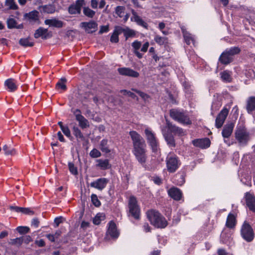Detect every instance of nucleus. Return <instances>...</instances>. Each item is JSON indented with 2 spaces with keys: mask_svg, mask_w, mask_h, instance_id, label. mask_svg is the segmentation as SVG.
Segmentation results:
<instances>
[{
  "mask_svg": "<svg viewBox=\"0 0 255 255\" xmlns=\"http://www.w3.org/2000/svg\"><path fill=\"white\" fill-rule=\"evenodd\" d=\"M110 41L112 43H118L119 41V35L113 32L111 36Z\"/></svg>",
  "mask_w": 255,
  "mask_h": 255,
  "instance_id": "052dcab7",
  "label": "nucleus"
},
{
  "mask_svg": "<svg viewBox=\"0 0 255 255\" xmlns=\"http://www.w3.org/2000/svg\"><path fill=\"white\" fill-rule=\"evenodd\" d=\"M233 61L232 58L230 56L226 50L222 53L219 58V61L224 65H227L231 63Z\"/></svg>",
  "mask_w": 255,
  "mask_h": 255,
  "instance_id": "393cba45",
  "label": "nucleus"
},
{
  "mask_svg": "<svg viewBox=\"0 0 255 255\" xmlns=\"http://www.w3.org/2000/svg\"><path fill=\"white\" fill-rule=\"evenodd\" d=\"M168 195L175 200H180L182 198L181 191L176 187H172L168 190Z\"/></svg>",
  "mask_w": 255,
  "mask_h": 255,
  "instance_id": "412c9836",
  "label": "nucleus"
},
{
  "mask_svg": "<svg viewBox=\"0 0 255 255\" xmlns=\"http://www.w3.org/2000/svg\"><path fill=\"white\" fill-rule=\"evenodd\" d=\"M104 216L101 214H98L93 219V223L95 225H98L101 223L102 220H104Z\"/></svg>",
  "mask_w": 255,
  "mask_h": 255,
  "instance_id": "49530a36",
  "label": "nucleus"
},
{
  "mask_svg": "<svg viewBox=\"0 0 255 255\" xmlns=\"http://www.w3.org/2000/svg\"><path fill=\"white\" fill-rule=\"evenodd\" d=\"M182 32L183 34L184 40L187 44L189 45L191 43L193 45L195 44V40L194 37L188 32H187L184 28H181Z\"/></svg>",
  "mask_w": 255,
  "mask_h": 255,
  "instance_id": "c85d7f7f",
  "label": "nucleus"
},
{
  "mask_svg": "<svg viewBox=\"0 0 255 255\" xmlns=\"http://www.w3.org/2000/svg\"><path fill=\"white\" fill-rule=\"evenodd\" d=\"M166 126L162 128H165L166 131H168L169 133H173L175 135L178 136H183L185 134V132L183 129L179 128L175 125H173L168 120H166Z\"/></svg>",
  "mask_w": 255,
  "mask_h": 255,
  "instance_id": "9d476101",
  "label": "nucleus"
},
{
  "mask_svg": "<svg viewBox=\"0 0 255 255\" xmlns=\"http://www.w3.org/2000/svg\"><path fill=\"white\" fill-rule=\"evenodd\" d=\"M19 43L20 45L24 47H32L34 45V43L30 41L29 38H21L19 41Z\"/></svg>",
  "mask_w": 255,
  "mask_h": 255,
  "instance_id": "4c0bfd02",
  "label": "nucleus"
},
{
  "mask_svg": "<svg viewBox=\"0 0 255 255\" xmlns=\"http://www.w3.org/2000/svg\"><path fill=\"white\" fill-rule=\"evenodd\" d=\"M245 198L246 204L249 209L255 212V196L249 192H247L245 194Z\"/></svg>",
  "mask_w": 255,
  "mask_h": 255,
  "instance_id": "a211bd4d",
  "label": "nucleus"
},
{
  "mask_svg": "<svg viewBox=\"0 0 255 255\" xmlns=\"http://www.w3.org/2000/svg\"><path fill=\"white\" fill-rule=\"evenodd\" d=\"M91 200L93 204L96 207H99L101 205V202L98 199L97 196L95 194L91 195Z\"/></svg>",
  "mask_w": 255,
  "mask_h": 255,
  "instance_id": "6e6d98bb",
  "label": "nucleus"
},
{
  "mask_svg": "<svg viewBox=\"0 0 255 255\" xmlns=\"http://www.w3.org/2000/svg\"><path fill=\"white\" fill-rule=\"evenodd\" d=\"M38 12L36 10H33L29 13H26L24 15L25 19L30 22H35L38 20Z\"/></svg>",
  "mask_w": 255,
  "mask_h": 255,
  "instance_id": "cd10ccee",
  "label": "nucleus"
},
{
  "mask_svg": "<svg viewBox=\"0 0 255 255\" xmlns=\"http://www.w3.org/2000/svg\"><path fill=\"white\" fill-rule=\"evenodd\" d=\"M235 138L240 146H246L251 139L250 132L243 125H238L235 132Z\"/></svg>",
  "mask_w": 255,
  "mask_h": 255,
  "instance_id": "f03ea898",
  "label": "nucleus"
},
{
  "mask_svg": "<svg viewBox=\"0 0 255 255\" xmlns=\"http://www.w3.org/2000/svg\"><path fill=\"white\" fill-rule=\"evenodd\" d=\"M61 130L63 132V133L68 137L71 138L72 137L71 135V132L67 126H65V127H61Z\"/></svg>",
  "mask_w": 255,
  "mask_h": 255,
  "instance_id": "4d7b16f0",
  "label": "nucleus"
},
{
  "mask_svg": "<svg viewBox=\"0 0 255 255\" xmlns=\"http://www.w3.org/2000/svg\"><path fill=\"white\" fill-rule=\"evenodd\" d=\"M107 235L115 238H117L119 235V233L117 229L116 225L113 221H110L109 223Z\"/></svg>",
  "mask_w": 255,
  "mask_h": 255,
  "instance_id": "4be33fe9",
  "label": "nucleus"
},
{
  "mask_svg": "<svg viewBox=\"0 0 255 255\" xmlns=\"http://www.w3.org/2000/svg\"><path fill=\"white\" fill-rule=\"evenodd\" d=\"M5 5L9 9L16 10L18 8L14 0H5Z\"/></svg>",
  "mask_w": 255,
  "mask_h": 255,
  "instance_id": "58836bf2",
  "label": "nucleus"
},
{
  "mask_svg": "<svg viewBox=\"0 0 255 255\" xmlns=\"http://www.w3.org/2000/svg\"><path fill=\"white\" fill-rule=\"evenodd\" d=\"M129 134L132 141V153L138 162L142 166L145 167L148 157L145 142L142 137L135 131H130Z\"/></svg>",
  "mask_w": 255,
  "mask_h": 255,
  "instance_id": "f257e3e1",
  "label": "nucleus"
},
{
  "mask_svg": "<svg viewBox=\"0 0 255 255\" xmlns=\"http://www.w3.org/2000/svg\"><path fill=\"white\" fill-rule=\"evenodd\" d=\"M42 10L47 13H53L55 11V6L53 4H46L42 6Z\"/></svg>",
  "mask_w": 255,
  "mask_h": 255,
  "instance_id": "e433bc0d",
  "label": "nucleus"
},
{
  "mask_svg": "<svg viewBox=\"0 0 255 255\" xmlns=\"http://www.w3.org/2000/svg\"><path fill=\"white\" fill-rule=\"evenodd\" d=\"M229 110L227 108L223 109L218 114L215 121V126L217 128H221L228 115Z\"/></svg>",
  "mask_w": 255,
  "mask_h": 255,
  "instance_id": "f8f14e48",
  "label": "nucleus"
},
{
  "mask_svg": "<svg viewBox=\"0 0 255 255\" xmlns=\"http://www.w3.org/2000/svg\"><path fill=\"white\" fill-rule=\"evenodd\" d=\"M246 109L249 114H251L255 111V97H250L247 102Z\"/></svg>",
  "mask_w": 255,
  "mask_h": 255,
  "instance_id": "c756f323",
  "label": "nucleus"
},
{
  "mask_svg": "<svg viewBox=\"0 0 255 255\" xmlns=\"http://www.w3.org/2000/svg\"><path fill=\"white\" fill-rule=\"evenodd\" d=\"M9 244L12 245L16 246L18 247L20 246L22 244L21 237L11 239L10 240Z\"/></svg>",
  "mask_w": 255,
  "mask_h": 255,
  "instance_id": "de8ad7c7",
  "label": "nucleus"
},
{
  "mask_svg": "<svg viewBox=\"0 0 255 255\" xmlns=\"http://www.w3.org/2000/svg\"><path fill=\"white\" fill-rule=\"evenodd\" d=\"M234 127V124L233 123H228L224 126L222 131V135L224 138V142L228 146H230L232 144V143H231L228 138H229L231 135Z\"/></svg>",
  "mask_w": 255,
  "mask_h": 255,
  "instance_id": "1a4fd4ad",
  "label": "nucleus"
},
{
  "mask_svg": "<svg viewBox=\"0 0 255 255\" xmlns=\"http://www.w3.org/2000/svg\"><path fill=\"white\" fill-rule=\"evenodd\" d=\"M236 224V217L234 214L230 213L227 218L226 226L229 228H233Z\"/></svg>",
  "mask_w": 255,
  "mask_h": 255,
  "instance_id": "473e14b6",
  "label": "nucleus"
},
{
  "mask_svg": "<svg viewBox=\"0 0 255 255\" xmlns=\"http://www.w3.org/2000/svg\"><path fill=\"white\" fill-rule=\"evenodd\" d=\"M108 182L109 180L107 178H100L91 182L90 183V186L102 191L106 187Z\"/></svg>",
  "mask_w": 255,
  "mask_h": 255,
  "instance_id": "4468645a",
  "label": "nucleus"
},
{
  "mask_svg": "<svg viewBox=\"0 0 255 255\" xmlns=\"http://www.w3.org/2000/svg\"><path fill=\"white\" fill-rule=\"evenodd\" d=\"M62 221L63 218L62 217H56L54 221L55 227H58L59 224L62 222Z\"/></svg>",
  "mask_w": 255,
  "mask_h": 255,
  "instance_id": "338daca9",
  "label": "nucleus"
},
{
  "mask_svg": "<svg viewBox=\"0 0 255 255\" xmlns=\"http://www.w3.org/2000/svg\"><path fill=\"white\" fill-rule=\"evenodd\" d=\"M161 130L168 145L170 146H175V143L173 136L171 133H169L168 131H166L165 128H162Z\"/></svg>",
  "mask_w": 255,
  "mask_h": 255,
  "instance_id": "5701e85b",
  "label": "nucleus"
},
{
  "mask_svg": "<svg viewBox=\"0 0 255 255\" xmlns=\"http://www.w3.org/2000/svg\"><path fill=\"white\" fill-rule=\"evenodd\" d=\"M193 144L201 148H207L210 145L211 142L208 138L196 139L192 141Z\"/></svg>",
  "mask_w": 255,
  "mask_h": 255,
  "instance_id": "f3484780",
  "label": "nucleus"
},
{
  "mask_svg": "<svg viewBox=\"0 0 255 255\" xmlns=\"http://www.w3.org/2000/svg\"><path fill=\"white\" fill-rule=\"evenodd\" d=\"M121 92L123 93L124 95H127L132 99H135L136 97V96L133 93L130 91H127L126 90H123L121 91Z\"/></svg>",
  "mask_w": 255,
  "mask_h": 255,
  "instance_id": "13d9d810",
  "label": "nucleus"
},
{
  "mask_svg": "<svg viewBox=\"0 0 255 255\" xmlns=\"http://www.w3.org/2000/svg\"><path fill=\"white\" fill-rule=\"evenodd\" d=\"M147 217L151 224L158 228H164L167 225L165 218L158 211L151 210L146 213Z\"/></svg>",
  "mask_w": 255,
  "mask_h": 255,
  "instance_id": "7ed1b4c3",
  "label": "nucleus"
},
{
  "mask_svg": "<svg viewBox=\"0 0 255 255\" xmlns=\"http://www.w3.org/2000/svg\"><path fill=\"white\" fill-rule=\"evenodd\" d=\"M115 11L118 16L122 17L125 14V7L123 6H118L115 8Z\"/></svg>",
  "mask_w": 255,
  "mask_h": 255,
  "instance_id": "37998d69",
  "label": "nucleus"
},
{
  "mask_svg": "<svg viewBox=\"0 0 255 255\" xmlns=\"http://www.w3.org/2000/svg\"><path fill=\"white\" fill-rule=\"evenodd\" d=\"M4 86L6 89L11 92L15 91L17 88L15 80L11 78L7 79L4 82Z\"/></svg>",
  "mask_w": 255,
  "mask_h": 255,
  "instance_id": "a878e982",
  "label": "nucleus"
},
{
  "mask_svg": "<svg viewBox=\"0 0 255 255\" xmlns=\"http://www.w3.org/2000/svg\"><path fill=\"white\" fill-rule=\"evenodd\" d=\"M83 13L88 17L93 18L95 14V11L88 7H85L83 8Z\"/></svg>",
  "mask_w": 255,
  "mask_h": 255,
  "instance_id": "c03bdc74",
  "label": "nucleus"
},
{
  "mask_svg": "<svg viewBox=\"0 0 255 255\" xmlns=\"http://www.w3.org/2000/svg\"><path fill=\"white\" fill-rule=\"evenodd\" d=\"M226 51L229 54L230 56L234 60V56L240 53L241 52L240 48L238 46L232 47L229 48H227Z\"/></svg>",
  "mask_w": 255,
  "mask_h": 255,
  "instance_id": "72a5a7b5",
  "label": "nucleus"
},
{
  "mask_svg": "<svg viewBox=\"0 0 255 255\" xmlns=\"http://www.w3.org/2000/svg\"><path fill=\"white\" fill-rule=\"evenodd\" d=\"M73 114L75 116L76 120L79 123V126L83 129L89 127V123L88 121L81 115V111L79 109H76L73 111Z\"/></svg>",
  "mask_w": 255,
  "mask_h": 255,
  "instance_id": "9b49d317",
  "label": "nucleus"
},
{
  "mask_svg": "<svg viewBox=\"0 0 255 255\" xmlns=\"http://www.w3.org/2000/svg\"><path fill=\"white\" fill-rule=\"evenodd\" d=\"M132 90L138 94L139 96L141 97L142 99H143L145 101H147L149 98V96L146 93H144L136 89H132Z\"/></svg>",
  "mask_w": 255,
  "mask_h": 255,
  "instance_id": "603ef678",
  "label": "nucleus"
},
{
  "mask_svg": "<svg viewBox=\"0 0 255 255\" xmlns=\"http://www.w3.org/2000/svg\"><path fill=\"white\" fill-rule=\"evenodd\" d=\"M84 0H77L75 3L71 4L68 8V12L71 14H80Z\"/></svg>",
  "mask_w": 255,
  "mask_h": 255,
  "instance_id": "2eb2a0df",
  "label": "nucleus"
},
{
  "mask_svg": "<svg viewBox=\"0 0 255 255\" xmlns=\"http://www.w3.org/2000/svg\"><path fill=\"white\" fill-rule=\"evenodd\" d=\"M221 78L225 82H230L232 81L231 73L228 71H224L221 73Z\"/></svg>",
  "mask_w": 255,
  "mask_h": 255,
  "instance_id": "c9c22d12",
  "label": "nucleus"
},
{
  "mask_svg": "<svg viewBox=\"0 0 255 255\" xmlns=\"http://www.w3.org/2000/svg\"><path fill=\"white\" fill-rule=\"evenodd\" d=\"M16 231L20 234H24L28 233L29 231V228L25 226H19L16 228Z\"/></svg>",
  "mask_w": 255,
  "mask_h": 255,
  "instance_id": "8fccbe9b",
  "label": "nucleus"
},
{
  "mask_svg": "<svg viewBox=\"0 0 255 255\" xmlns=\"http://www.w3.org/2000/svg\"><path fill=\"white\" fill-rule=\"evenodd\" d=\"M21 213L25 214L32 215L34 212L29 208H23L22 207Z\"/></svg>",
  "mask_w": 255,
  "mask_h": 255,
  "instance_id": "69168bd1",
  "label": "nucleus"
},
{
  "mask_svg": "<svg viewBox=\"0 0 255 255\" xmlns=\"http://www.w3.org/2000/svg\"><path fill=\"white\" fill-rule=\"evenodd\" d=\"M152 180L153 182L157 185H160L162 183L161 179L158 176H153L152 177Z\"/></svg>",
  "mask_w": 255,
  "mask_h": 255,
  "instance_id": "774afa93",
  "label": "nucleus"
},
{
  "mask_svg": "<svg viewBox=\"0 0 255 255\" xmlns=\"http://www.w3.org/2000/svg\"><path fill=\"white\" fill-rule=\"evenodd\" d=\"M90 155L93 158H97L101 156V153L98 149L94 148L90 151Z\"/></svg>",
  "mask_w": 255,
  "mask_h": 255,
  "instance_id": "5fc2aeb1",
  "label": "nucleus"
},
{
  "mask_svg": "<svg viewBox=\"0 0 255 255\" xmlns=\"http://www.w3.org/2000/svg\"><path fill=\"white\" fill-rule=\"evenodd\" d=\"M135 34V32L133 30L129 29L125 30L124 36L126 39H128L129 37L134 36Z\"/></svg>",
  "mask_w": 255,
  "mask_h": 255,
  "instance_id": "3c124183",
  "label": "nucleus"
},
{
  "mask_svg": "<svg viewBox=\"0 0 255 255\" xmlns=\"http://www.w3.org/2000/svg\"><path fill=\"white\" fill-rule=\"evenodd\" d=\"M7 27L9 29L15 28L16 26V21L13 18H9L6 21Z\"/></svg>",
  "mask_w": 255,
  "mask_h": 255,
  "instance_id": "a18cd8bd",
  "label": "nucleus"
},
{
  "mask_svg": "<svg viewBox=\"0 0 255 255\" xmlns=\"http://www.w3.org/2000/svg\"><path fill=\"white\" fill-rule=\"evenodd\" d=\"M154 41L159 45H162L167 43V38L166 37H162L156 35L154 38Z\"/></svg>",
  "mask_w": 255,
  "mask_h": 255,
  "instance_id": "ea45409f",
  "label": "nucleus"
},
{
  "mask_svg": "<svg viewBox=\"0 0 255 255\" xmlns=\"http://www.w3.org/2000/svg\"><path fill=\"white\" fill-rule=\"evenodd\" d=\"M80 26L88 33H92L96 31L98 28V24L93 20L89 22H82L80 23Z\"/></svg>",
  "mask_w": 255,
  "mask_h": 255,
  "instance_id": "dca6fc26",
  "label": "nucleus"
},
{
  "mask_svg": "<svg viewBox=\"0 0 255 255\" xmlns=\"http://www.w3.org/2000/svg\"><path fill=\"white\" fill-rule=\"evenodd\" d=\"M131 46L134 49L133 52L135 55L138 58H141L143 56V54L138 51V50L141 46V42L138 40H135L131 43Z\"/></svg>",
  "mask_w": 255,
  "mask_h": 255,
  "instance_id": "7c9ffc66",
  "label": "nucleus"
},
{
  "mask_svg": "<svg viewBox=\"0 0 255 255\" xmlns=\"http://www.w3.org/2000/svg\"><path fill=\"white\" fill-rule=\"evenodd\" d=\"M109 30V25H102L100 27V30L99 31V34H102L105 32H107Z\"/></svg>",
  "mask_w": 255,
  "mask_h": 255,
  "instance_id": "0e129e2a",
  "label": "nucleus"
},
{
  "mask_svg": "<svg viewBox=\"0 0 255 255\" xmlns=\"http://www.w3.org/2000/svg\"><path fill=\"white\" fill-rule=\"evenodd\" d=\"M97 161L98 162L97 166L102 170L109 169L111 167L108 159H99Z\"/></svg>",
  "mask_w": 255,
  "mask_h": 255,
  "instance_id": "2f4dec72",
  "label": "nucleus"
},
{
  "mask_svg": "<svg viewBox=\"0 0 255 255\" xmlns=\"http://www.w3.org/2000/svg\"><path fill=\"white\" fill-rule=\"evenodd\" d=\"M73 132L74 135L77 139L79 138L81 140L84 139L83 134L78 127L74 126L73 128Z\"/></svg>",
  "mask_w": 255,
  "mask_h": 255,
  "instance_id": "a19ab883",
  "label": "nucleus"
},
{
  "mask_svg": "<svg viewBox=\"0 0 255 255\" xmlns=\"http://www.w3.org/2000/svg\"><path fill=\"white\" fill-rule=\"evenodd\" d=\"M125 30L124 28H123L122 27L119 26H117L115 27L114 30L113 32L117 34V35H119L121 34L122 32L124 33Z\"/></svg>",
  "mask_w": 255,
  "mask_h": 255,
  "instance_id": "680f3d73",
  "label": "nucleus"
},
{
  "mask_svg": "<svg viewBox=\"0 0 255 255\" xmlns=\"http://www.w3.org/2000/svg\"><path fill=\"white\" fill-rule=\"evenodd\" d=\"M167 171L170 173H174L181 164L177 156L173 153L170 152L165 160Z\"/></svg>",
  "mask_w": 255,
  "mask_h": 255,
  "instance_id": "423d86ee",
  "label": "nucleus"
},
{
  "mask_svg": "<svg viewBox=\"0 0 255 255\" xmlns=\"http://www.w3.org/2000/svg\"><path fill=\"white\" fill-rule=\"evenodd\" d=\"M133 16L131 17V20L135 21L138 25L147 29L148 24L140 16L136 14L135 12H132Z\"/></svg>",
  "mask_w": 255,
  "mask_h": 255,
  "instance_id": "bb28decb",
  "label": "nucleus"
},
{
  "mask_svg": "<svg viewBox=\"0 0 255 255\" xmlns=\"http://www.w3.org/2000/svg\"><path fill=\"white\" fill-rule=\"evenodd\" d=\"M147 142L150 146L152 152H157L159 149L158 141L155 133L149 128H146L144 130Z\"/></svg>",
  "mask_w": 255,
  "mask_h": 255,
  "instance_id": "0eeeda50",
  "label": "nucleus"
},
{
  "mask_svg": "<svg viewBox=\"0 0 255 255\" xmlns=\"http://www.w3.org/2000/svg\"><path fill=\"white\" fill-rule=\"evenodd\" d=\"M44 23L46 25H49L50 27H54L59 28L62 27L64 25L63 21L55 18L46 19L44 20Z\"/></svg>",
  "mask_w": 255,
  "mask_h": 255,
  "instance_id": "aec40b11",
  "label": "nucleus"
},
{
  "mask_svg": "<svg viewBox=\"0 0 255 255\" xmlns=\"http://www.w3.org/2000/svg\"><path fill=\"white\" fill-rule=\"evenodd\" d=\"M40 224V222L39 220L36 218H33L31 220V225L32 227H33L35 228H37L38 227Z\"/></svg>",
  "mask_w": 255,
  "mask_h": 255,
  "instance_id": "e2e57ef3",
  "label": "nucleus"
},
{
  "mask_svg": "<svg viewBox=\"0 0 255 255\" xmlns=\"http://www.w3.org/2000/svg\"><path fill=\"white\" fill-rule=\"evenodd\" d=\"M186 176V172L184 170H181L175 175L176 184L178 185L181 186L185 182V177Z\"/></svg>",
  "mask_w": 255,
  "mask_h": 255,
  "instance_id": "b1692460",
  "label": "nucleus"
},
{
  "mask_svg": "<svg viewBox=\"0 0 255 255\" xmlns=\"http://www.w3.org/2000/svg\"><path fill=\"white\" fill-rule=\"evenodd\" d=\"M21 240H22V243H25L26 244H28L31 241H32V238L29 235L21 237Z\"/></svg>",
  "mask_w": 255,
  "mask_h": 255,
  "instance_id": "bf43d9fd",
  "label": "nucleus"
},
{
  "mask_svg": "<svg viewBox=\"0 0 255 255\" xmlns=\"http://www.w3.org/2000/svg\"><path fill=\"white\" fill-rule=\"evenodd\" d=\"M119 73L122 76H128L132 78H137L139 76L138 72L128 67H122L118 69Z\"/></svg>",
  "mask_w": 255,
  "mask_h": 255,
  "instance_id": "ddd939ff",
  "label": "nucleus"
},
{
  "mask_svg": "<svg viewBox=\"0 0 255 255\" xmlns=\"http://www.w3.org/2000/svg\"><path fill=\"white\" fill-rule=\"evenodd\" d=\"M68 167L70 172L73 175H77L78 171L77 167L74 165L73 163L70 162L68 163Z\"/></svg>",
  "mask_w": 255,
  "mask_h": 255,
  "instance_id": "864d4df0",
  "label": "nucleus"
},
{
  "mask_svg": "<svg viewBox=\"0 0 255 255\" xmlns=\"http://www.w3.org/2000/svg\"><path fill=\"white\" fill-rule=\"evenodd\" d=\"M100 148L102 152L106 153H109L110 150L108 145V140L107 139H103L100 142Z\"/></svg>",
  "mask_w": 255,
  "mask_h": 255,
  "instance_id": "f704fd0d",
  "label": "nucleus"
},
{
  "mask_svg": "<svg viewBox=\"0 0 255 255\" xmlns=\"http://www.w3.org/2000/svg\"><path fill=\"white\" fill-rule=\"evenodd\" d=\"M128 216L129 218H133L136 220H139L140 218V209L137 204L136 199L134 196L129 197L128 203Z\"/></svg>",
  "mask_w": 255,
  "mask_h": 255,
  "instance_id": "39448f33",
  "label": "nucleus"
},
{
  "mask_svg": "<svg viewBox=\"0 0 255 255\" xmlns=\"http://www.w3.org/2000/svg\"><path fill=\"white\" fill-rule=\"evenodd\" d=\"M66 79L64 78H62L61 80L57 82L56 84V87L59 89H61L63 90H65L66 89V86L65 85Z\"/></svg>",
  "mask_w": 255,
  "mask_h": 255,
  "instance_id": "09e8293b",
  "label": "nucleus"
},
{
  "mask_svg": "<svg viewBox=\"0 0 255 255\" xmlns=\"http://www.w3.org/2000/svg\"><path fill=\"white\" fill-rule=\"evenodd\" d=\"M34 36L35 38L41 37L42 39H46L51 37L52 35L48 32L47 29L40 27L35 31Z\"/></svg>",
  "mask_w": 255,
  "mask_h": 255,
  "instance_id": "6ab92c4d",
  "label": "nucleus"
},
{
  "mask_svg": "<svg viewBox=\"0 0 255 255\" xmlns=\"http://www.w3.org/2000/svg\"><path fill=\"white\" fill-rule=\"evenodd\" d=\"M170 116L174 120L184 125H189L192 124L189 115L183 111L173 109L170 111Z\"/></svg>",
  "mask_w": 255,
  "mask_h": 255,
  "instance_id": "20e7f679",
  "label": "nucleus"
},
{
  "mask_svg": "<svg viewBox=\"0 0 255 255\" xmlns=\"http://www.w3.org/2000/svg\"><path fill=\"white\" fill-rule=\"evenodd\" d=\"M241 236L247 242H251L254 238V233L252 227L246 222H244L241 229Z\"/></svg>",
  "mask_w": 255,
  "mask_h": 255,
  "instance_id": "6e6552de",
  "label": "nucleus"
},
{
  "mask_svg": "<svg viewBox=\"0 0 255 255\" xmlns=\"http://www.w3.org/2000/svg\"><path fill=\"white\" fill-rule=\"evenodd\" d=\"M3 150L4 151V154L6 155H13L15 154V149L6 144H5L2 147Z\"/></svg>",
  "mask_w": 255,
  "mask_h": 255,
  "instance_id": "79ce46f5",
  "label": "nucleus"
}]
</instances>
